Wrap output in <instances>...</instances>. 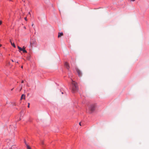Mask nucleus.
I'll use <instances>...</instances> for the list:
<instances>
[{
  "label": "nucleus",
  "mask_w": 149,
  "mask_h": 149,
  "mask_svg": "<svg viewBox=\"0 0 149 149\" xmlns=\"http://www.w3.org/2000/svg\"><path fill=\"white\" fill-rule=\"evenodd\" d=\"M72 91L73 93L76 92L78 90V86L77 84L74 81H72Z\"/></svg>",
  "instance_id": "1"
},
{
  "label": "nucleus",
  "mask_w": 149,
  "mask_h": 149,
  "mask_svg": "<svg viewBox=\"0 0 149 149\" xmlns=\"http://www.w3.org/2000/svg\"><path fill=\"white\" fill-rule=\"evenodd\" d=\"M96 106L95 105H92L90 107V110L91 111V112H92L94 111L95 108Z\"/></svg>",
  "instance_id": "2"
},
{
  "label": "nucleus",
  "mask_w": 149,
  "mask_h": 149,
  "mask_svg": "<svg viewBox=\"0 0 149 149\" xmlns=\"http://www.w3.org/2000/svg\"><path fill=\"white\" fill-rule=\"evenodd\" d=\"M76 70L79 76L80 77H81L82 75L81 71L77 68H76Z\"/></svg>",
  "instance_id": "3"
},
{
  "label": "nucleus",
  "mask_w": 149,
  "mask_h": 149,
  "mask_svg": "<svg viewBox=\"0 0 149 149\" xmlns=\"http://www.w3.org/2000/svg\"><path fill=\"white\" fill-rule=\"evenodd\" d=\"M65 65L66 67V68L68 69L69 68V66L67 62H66L65 63Z\"/></svg>",
  "instance_id": "4"
},
{
  "label": "nucleus",
  "mask_w": 149,
  "mask_h": 149,
  "mask_svg": "<svg viewBox=\"0 0 149 149\" xmlns=\"http://www.w3.org/2000/svg\"><path fill=\"white\" fill-rule=\"evenodd\" d=\"M25 95L24 94H22L20 100H22V99H25Z\"/></svg>",
  "instance_id": "5"
},
{
  "label": "nucleus",
  "mask_w": 149,
  "mask_h": 149,
  "mask_svg": "<svg viewBox=\"0 0 149 149\" xmlns=\"http://www.w3.org/2000/svg\"><path fill=\"white\" fill-rule=\"evenodd\" d=\"M63 33H58V37L59 38L61 37V36H63Z\"/></svg>",
  "instance_id": "6"
},
{
  "label": "nucleus",
  "mask_w": 149,
  "mask_h": 149,
  "mask_svg": "<svg viewBox=\"0 0 149 149\" xmlns=\"http://www.w3.org/2000/svg\"><path fill=\"white\" fill-rule=\"evenodd\" d=\"M10 42L11 43V45H12V46H13L15 48L16 47V46H15V45L14 44V43H13L11 41V40H10Z\"/></svg>",
  "instance_id": "7"
},
{
  "label": "nucleus",
  "mask_w": 149,
  "mask_h": 149,
  "mask_svg": "<svg viewBox=\"0 0 149 149\" xmlns=\"http://www.w3.org/2000/svg\"><path fill=\"white\" fill-rule=\"evenodd\" d=\"M18 47V49H19V50L20 51H22V48L20 47H19V46H18L17 47Z\"/></svg>",
  "instance_id": "8"
},
{
  "label": "nucleus",
  "mask_w": 149,
  "mask_h": 149,
  "mask_svg": "<svg viewBox=\"0 0 149 149\" xmlns=\"http://www.w3.org/2000/svg\"><path fill=\"white\" fill-rule=\"evenodd\" d=\"M22 51L24 53H26L27 51L25 50L24 49H22Z\"/></svg>",
  "instance_id": "9"
},
{
  "label": "nucleus",
  "mask_w": 149,
  "mask_h": 149,
  "mask_svg": "<svg viewBox=\"0 0 149 149\" xmlns=\"http://www.w3.org/2000/svg\"><path fill=\"white\" fill-rule=\"evenodd\" d=\"M26 145L27 146V149H31V148L29 145H28L27 144H26Z\"/></svg>",
  "instance_id": "10"
},
{
  "label": "nucleus",
  "mask_w": 149,
  "mask_h": 149,
  "mask_svg": "<svg viewBox=\"0 0 149 149\" xmlns=\"http://www.w3.org/2000/svg\"><path fill=\"white\" fill-rule=\"evenodd\" d=\"M29 105H30V104L29 103H28V108H29Z\"/></svg>",
  "instance_id": "11"
},
{
  "label": "nucleus",
  "mask_w": 149,
  "mask_h": 149,
  "mask_svg": "<svg viewBox=\"0 0 149 149\" xmlns=\"http://www.w3.org/2000/svg\"><path fill=\"white\" fill-rule=\"evenodd\" d=\"M24 19H25V20L26 21H27V18L26 17H25V18H24Z\"/></svg>",
  "instance_id": "12"
},
{
  "label": "nucleus",
  "mask_w": 149,
  "mask_h": 149,
  "mask_svg": "<svg viewBox=\"0 0 149 149\" xmlns=\"http://www.w3.org/2000/svg\"><path fill=\"white\" fill-rule=\"evenodd\" d=\"M2 23V22L0 20V25Z\"/></svg>",
  "instance_id": "13"
},
{
  "label": "nucleus",
  "mask_w": 149,
  "mask_h": 149,
  "mask_svg": "<svg viewBox=\"0 0 149 149\" xmlns=\"http://www.w3.org/2000/svg\"><path fill=\"white\" fill-rule=\"evenodd\" d=\"M131 1H134L135 0H130Z\"/></svg>",
  "instance_id": "14"
},
{
  "label": "nucleus",
  "mask_w": 149,
  "mask_h": 149,
  "mask_svg": "<svg viewBox=\"0 0 149 149\" xmlns=\"http://www.w3.org/2000/svg\"><path fill=\"white\" fill-rule=\"evenodd\" d=\"M21 83H24V81H23V80H22V81Z\"/></svg>",
  "instance_id": "15"
},
{
  "label": "nucleus",
  "mask_w": 149,
  "mask_h": 149,
  "mask_svg": "<svg viewBox=\"0 0 149 149\" xmlns=\"http://www.w3.org/2000/svg\"><path fill=\"white\" fill-rule=\"evenodd\" d=\"M41 143V144H43V141H42Z\"/></svg>",
  "instance_id": "16"
},
{
  "label": "nucleus",
  "mask_w": 149,
  "mask_h": 149,
  "mask_svg": "<svg viewBox=\"0 0 149 149\" xmlns=\"http://www.w3.org/2000/svg\"><path fill=\"white\" fill-rule=\"evenodd\" d=\"M22 48L23 49H25V47H23Z\"/></svg>",
  "instance_id": "17"
},
{
  "label": "nucleus",
  "mask_w": 149,
  "mask_h": 149,
  "mask_svg": "<svg viewBox=\"0 0 149 149\" xmlns=\"http://www.w3.org/2000/svg\"><path fill=\"white\" fill-rule=\"evenodd\" d=\"M29 15H31V14H30V12H29Z\"/></svg>",
  "instance_id": "18"
},
{
  "label": "nucleus",
  "mask_w": 149,
  "mask_h": 149,
  "mask_svg": "<svg viewBox=\"0 0 149 149\" xmlns=\"http://www.w3.org/2000/svg\"><path fill=\"white\" fill-rule=\"evenodd\" d=\"M79 125H80V126H81V123H80H80H79Z\"/></svg>",
  "instance_id": "19"
},
{
  "label": "nucleus",
  "mask_w": 149,
  "mask_h": 149,
  "mask_svg": "<svg viewBox=\"0 0 149 149\" xmlns=\"http://www.w3.org/2000/svg\"><path fill=\"white\" fill-rule=\"evenodd\" d=\"M11 61H12L13 62H14V61H13V60H11Z\"/></svg>",
  "instance_id": "20"
},
{
  "label": "nucleus",
  "mask_w": 149,
  "mask_h": 149,
  "mask_svg": "<svg viewBox=\"0 0 149 149\" xmlns=\"http://www.w3.org/2000/svg\"><path fill=\"white\" fill-rule=\"evenodd\" d=\"M33 24H32V26H33Z\"/></svg>",
  "instance_id": "21"
},
{
  "label": "nucleus",
  "mask_w": 149,
  "mask_h": 149,
  "mask_svg": "<svg viewBox=\"0 0 149 149\" xmlns=\"http://www.w3.org/2000/svg\"><path fill=\"white\" fill-rule=\"evenodd\" d=\"M13 89V88H12V89H11V91H12Z\"/></svg>",
  "instance_id": "22"
},
{
  "label": "nucleus",
  "mask_w": 149,
  "mask_h": 149,
  "mask_svg": "<svg viewBox=\"0 0 149 149\" xmlns=\"http://www.w3.org/2000/svg\"><path fill=\"white\" fill-rule=\"evenodd\" d=\"M21 68H23V66H21Z\"/></svg>",
  "instance_id": "23"
},
{
  "label": "nucleus",
  "mask_w": 149,
  "mask_h": 149,
  "mask_svg": "<svg viewBox=\"0 0 149 149\" xmlns=\"http://www.w3.org/2000/svg\"><path fill=\"white\" fill-rule=\"evenodd\" d=\"M1 45L0 44V47H1Z\"/></svg>",
  "instance_id": "24"
},
{
  "label": "nucleus",
  "mask_w": 149,
  "mask_h": 149,
  "mask_svg": "<svg viewBox=\"0 0 149 149\" xmlns=\"http://www.w3.org/2000/svg\"><path fill=\"white\" fill-rule=\"evenodd\" d=\"M17 63H18V62H17Z\"/></svg>",
  "instance_id": "25"
}]
</instances>
